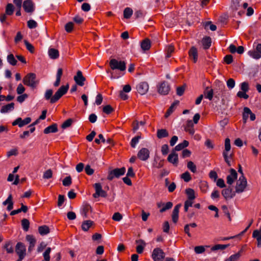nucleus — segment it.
<instances>
[{
	"instance_id": "obj_45",
	"label": "nucleus",
	"mask_w": 261,
	"mask_h": 261,
	"mask_svg": "<svg viewBox=\"0 0 261 261\" xmlns=\"http://www.w3.org/2000/svg\"><path fill=\"white\" fill-rule=\"evenodd\" d=\"M133 14V10L130 8H126L123 11V16L125 18H129Z\"/></svg>"
},
{
	"instance_id": "obj_22",
	"label": "nucleus",
	"mask_w": 261,
	"mask_h": 261,
	"mask_svg": "<svg viewBox=\"0 0 261 261\" xmlns=\"http://www.w3.org/2000/svg\"><path fill=\"white\" fill-rule=\"evenodd\" d=\"M189 56L191 59L193 60L194 63H196L198 59V51L197 48L192 46L189 51Z\"/></svg>"
},
{
	"instance_id": "obj_64",
	"label": "nucleus",
	"mask_w": 261,
	"mask_h": 261,
	"mask_svg": "<svg viewBox=\"0 0 261 261\" xmlns=\"http://www.w3.org/2000/svg\"><path fill=\"white\" fill-rule=\"evenodd\" d=\"M112 219L114 221H119L122 219V216L118 212L115 213L112 217Z\"/></svg>"
},
{
	"instance_id": "obj_35",
	"label": "nucleus",
	"mask_w": 261,
	"mask_h": 261,
	"mask_svg": "<svg viewBox=\"0 0 261 261\" xmlns=\"http://www.w3.org/2000/svg\"><path fill=\"white\" fill-rule=\"evenodd\" d=\"M63 74V70L62 68H59L56 75V81L54 84L55 87H58L60 83L61 78Z\"/></svg>"
},
{
	"instance_id": "obj_13",
	"label": "nucleus",
	"mask_w": 261,
	"mask_h": 261,
	"mask_svg": "<svg viewBox=\"0 0 261 261\" xmlns=\"http://www.w3.org/2000/svg\"><path fill=\"white\" fill-rule=\"evenodd\" d=\"M248 54L254 59L257 60L261 58V43L256 45L255 50H250Z\"/></svg>"
},
{
	"instance_id": "obj_7",
	"label": "nucleus",
	"mask_w": 261,
	"mask_h": 261,
	"mask_svg": "<svg viewBox=\"0 0 261 261\" xmlns=\"http://www.w3.org/2000/svg\"><path fill=\"white\" fill-rule=\"evenodd\" d=\"M165 254L160 248H155L152 253V258L154 261H163L165 258Z\"/></svg>"
},
{
	"instance_id": "obj_33",
	"label": "nucleus",
	"mask_w": 261,
	"mask_h": 261,
	"mask_svg": "<svg viewBox=\"0 0 261 261\" xmlns=\"http://www.w3.org/2000/svg\"><path fill=\"white\" fill-rule=\"evenodd\" d=\"M156 136L159 139H162L168 137L169 133L166 129H159L157 130Z\"/></svg>"
},
{
	"instance_id": "obj_46",
	"label": "nucleus",
	"mask_w": 261,
	"mask_h": 261,
	"mask_svg": "<svg viewBox=\"0 0 261 261\" xmlns=\"http://www.w3.org/2000/svg\"><path fill=\"white\" fill-rule=\"evenodd\" d=\"M50 252H51V248L50 247H48L43 254L44 260L42 261H49L50 260L49 254H50Z\"/></svg>"
},
{
	"instance_id": "obj_29",
	"label": "nucleus",
	"mask_w": 261,
	"mask_h": 261,
	"mask_svg": "<svg viewBox=\"0 0 261 261\" xmlns=\"http://www.w3.org/2000/svg\"><path fill=\"white\" fill-rule=\"evenodd\" d=\"M151 46L150 41L149 39L146 38L143 40L141 43V47L144 51L148 50Z\"/></svg>"
},
{
	"instance_id": "obj_54",
	"label": "nucleus",
	"mask_w": 261,
	"mask_h": 261,
	"mask_svg": "<svg viewBox=\"0 0 261 261\" xmlns=\"http://www.w3.org/2000/svg\"><path fill=\"white\" fill-rule=\"evenodd\" d=\"M141 139L140 136H137L133 138L130 142V145L133 148H135L137 144L139 142V140Z\"/></svg>"
},
{
	"instance_id": "obj_39",
	"label": "nucleus",
	"mask_w": 261,
	"mask_h": 261,
	"mask_svg": "<svg viewBox=\"0 0 261 261\" xmlns=\"http://www.w3.org/2000/svg\"><path fill=\"white\" fill-rule=\"evenodd\" d=\"M189 142L187 140H184L182 143L178 144L176 145L174 149L176 151H180L185 148L187 147L189 145Z\"/></svg>"
},
{
	"instance_id": "obj_61",
	"label": "nucleus",
	"mask_w": 261,
	"mask_h": 261,
	"mask_svg": "<svg viewBox=\"0 0 261 261\" xmlns=\"http://www.w3.org/2000/svg\"><path fill=\"white\" fill-rule=\"evenodd\" d=\"M73 122V120L72 119L69 118L67 120H66L61 125V127L62 128L65 129L66 128L68 127H69L72 123Z\"/></svg>"
},
{
	"instance_id": "obj_25",
	"label": "nucleus",
	"mask_w": 261,
	"mask_h": 261,
	"mask_svg": "<svg viewBox=\"0 0 261 261\" xmlns=\"http://www.w3.org/2000/svg\"><path fill=\"white\" fill-rule=\"evenodd\" d=\"M27 240L29 242L30 245L28 248V251L29 252H31L33 249L35 244H36V240L34 238L33 236L31 235H27L26 237Z\"/></svg>"
},
{
	"instance_id": "obj_62",
	"label": "nucleus",
	"mask_w": 261,
	"mask_h": 261,
	"mask_svg": "<svg viewBox=\"0 0 261 261\" xmlns=\"http://www.w3.org/2000/svg\"><path fill=\"white\" fill-rule=\"evenodd\" d=\"M18 150L17 148H14L11 149L7 152V156L8 158H10L12 155H17L18 154Z\"/></svg>"
},
{
	"instance_id": "obj_44",
	"label": "nucleus",
	"mask_w": 261,
	"mask_h": 261,
	"mask_svg": "<svg viewBox=\"0 0 261 261\" xmlns=\"http://www.w3.org/2000/svg\"><path fill=\"white\" fill-rule=\"evenodd\" d=\"M21 225H22L23 229L25 231H28L29 226H30L29 221L27 219H23L21 220Z\"/></svg>"
},
{
	"instance_id": "obj_53",
	"label": "nucleus",
	"mask_w": 261,
	"mask_h": 261,
	"mask_svg": "<svg viewBox=\"0 0 261 261\" xmlns=\"http://www.w3.org/2000/svg\"><path fill=\"white\" fill-rule=\"evenodd\" d=\"M205 247H208L209 246H205ZM205 246H198L194 248V251L197 254L202 253L205 251Z\"/></svg>"
},
{
	"instance_id": "obj_16",
	"label": "nucleus",
	"mask_w": 261,
	"mask_h": 261,
	"mask_svg": "<svg viewBox=\"0 0 261 261\" xmlns=\"http://www.w3.org/2000/svg\"><path fill=\"white\" fill-rule=\"evenodd\" d=\"M137 156L142 161H146L149 158V150L146 148H142L139 151Z\"/></svg>"
},
{
	"instance_id": "obj_55",
	"label": "nucleus",
	"mask_w": 261,
	"mask_h": 261,
	"mask_svg": "<svg viewBox=\"0 0 261 261\" xmlns=\"http://www.w3.org/2000/svg\"><path fill=\"white\" fill-rule=\"evenodd\" d=\"M24 44L26 46L27 49L31 53H33L34 52V47L33 45H32L30 42H29L27 40L24 41Z\"/></svg>"
},
{
	"instance_id": "obj_20",
	"label": "nucleus",
	"mask_w": 261,
	"mask_h": 261,
	"mask_svg": "<svg viewBox=\"0 0 261 261\" xmlns=\"http://www.w3.org/2000/svg\"><path fill=\"white\" fill-rule=\"evenodd\" d=\"M230 172V175L227 176V183L231 185L237 178V173L233 169H231Z\"/></svg>"
},
{
	"instance_id": "obj_51",
	"label": "nucleus",
	"mask_w": 261,
	"mask_h": 261,
	"mask_svg": "<svg viewBox=\"0 0 261 261\" xmlns=\"http://www.w3.org/2000/svg\"><path fill=\"white\" fill-rule=\"evenodd\" d=\"M229 244L227 245H222V244H217L213 246L211 250L213 251L217 250H224L226 249L227 247L229 246Z\"/></svg>"
},
{
	"instance_id": "obj_52",
	"label": "nucleus",
	"mask_w": 261,
	"mask_h": 261,
	"mask_svg": "<svg viewBox=\"0 0 261 261\" xmlns=\"http://www.w3.org/2000/svg\"><path fill=\"white\" fill-rule=\"evenodd\" d=\"M181 178L186 182H189L191 180V176L189 172L186 171L181 175Z\"/></svg>"
},
{
	"instance_id": "obj_1",
	"label": "nucleus",
	"mask_w": 261,
	"mask_h": 261,
	"mask_svg": "<svg viewBox=\"0 0 261 261\" xmlns=\"http://www.w3.org/2000/svg\"><path fill=\"white\" fill-rule=\"evenodd\" d=\"M24 85L31 87L32 89H35L38 85L39 81L37 79L36 75L34 73L27 74L22 80Z\"/></svg>"
},
{
	"instance_id": "obj_10",
	"label": "nucleus",
	"mask_w": 261,
	"mask_h": 261,
	"mask_svg": "<svg viewBox=\"0 0 261 261\" xmlns=\"http://www.w3.org/2000/svg\"><path fill=\"white\" fill-rule=\"evenodd\" d=\"M95 190V193L93 194V197L96 198L99 197H106L107 192L102 190V186L100 183H95L94 185Z\"/></svg>"
},
{
	"instance_id": "obj_43",
	"label": "nucleus",
	"mask_w": 261,
	"mask_h": 261,
	"mask_svg": "<svg viewBox=\"0 0 261 261\" xmlns=\"http://www.w3.org/2000/svg\"><path fill=\"white\" fill-rule=\"evenodd\" d=\"M14 8L12 4H8L6 8V14L8 15H11L14 12Z\"/></svg>"
},
{
	"instance_id": "obj_2",
	"label": "nucleus",
	"mask_w": 261,
	"mask_h": 261,
	"mask_svg": "<svg viewBox=\"0 0 261 261\" xmlns=\"http://www.w3.org/2000/svg\"><path fill=\"white\" fill-rule=\"evenodd\" d=\"M69 89L68 85L65 86H62L55 93L52 97L51 99V103H54L57 102L59 99L64 95H65L68 91Z\"/></svg>"
},
{
	"instance_id": "obj_19",
	"label": "nucleus",
	"mask_w": 261,
	"mask_h": 261,
	"mask_svg": "<svg viewBox=\"0 0 261 261\" xmlns=\"http://www.w3.org/2000/svg\"><path fill=\"white\" fill-rule=\"evenodd\" d=\"M181 206V204H177L174 208L172 213V220L174 223H176L178 220V214L179 208Z\"/></svg>"
},
{
	"instance_id": "obj_37",
	"label": "nucleus",
	"mask_w": 261,
	"mask_h": 261,
	"mask_svg": "<svg viewBox=\"0 0 261 261\" xmlns=\"http://www.w3.org/2000/svg\"><path fill=\"white\" fill-rule=\"evenodd\" d=\"M49 57L53 59H57L59 56V51L55 48H50L48 50Z\"/></svg>"
},
{
	"instance_id": "obj_3",
	"label": "nucleus",
	"mask_w": 261,
	"mask_h": 261,
	"mask_svg": "<svg viewBox=\"0 0 261 261\" xmlns=\"http://www.w3.org/2000/svg\"><path fill=\"white\" fill-rule=\"evenodd\" d=\"M109 64L112 70L118 69L121 71H123L126 69V63L124 61H119L116 59H113L110 60Z\"/></svg>"
},
{
	"instance_id": "obj_15",
	"label": "nucleus",
	"mask_w": 261,
	"mask_h": 261,
	"mask_svg": "<svg viewBox=\"0 0 261 261\" xmlns=\"http://www.w3.org/2000/svg\"><path fill=\"white\" fill-rule=\"evenodd\" d=\"M73 79L76 85L80 86H83L84 85L86 78L83 75L81 71L79 70L77 71L76 74L74 76Z\"/></svg>"
},
{
	"instance_id": "obj_48",
	"label": "nucleus",
	"mask_w": 261,
	"mask_h": 261,
	"mask_svg": "<svg viewBox=\"0 0 261 261\" xmlns=\"http://www.w3.org/2000/svg\"><path fill=\"white\" fill-rule=\"evenodd\" d=\"M208 88L207 87L206 89V91L204 92L205 97L206 98L208 99L209 100H212L213 97V90L211 89L208 90Z\"/></svg>"
},
{
	"instance_id": "obj_30",
	"label": "nucleus",
	"mask_w": 261,
	"mask_h": 261,
	"mask_svg": "<svg viewBox=\"0 0 261 261\" xmlns=\"http://www.w3.org/2000/svg\"><path fill=\"white\" fill-rule=\"evenodd\" d=\"M201 42L203 48L207 49L209 48L211 45V38L210 37H205L202 39Z\"/></svg>"
},
{
	"instance_id": "obj_27",
	"label": "nucleus",
	"mask_w": 261,
	"mask_h": 261,
	"mask_svg": "<svg viewBox=\"0 0 261 261\" xmlns=\"http://www.w3.org/2000/svg\"><path fill=\"white\" fill-rule=\"evenodd\" d=\"M185 130L191 135H193L194 134L195 130L194 128V124L192 120H190L187 121Z\"/></svg>"
},
{
	"instance_id": "obj_5",
	"label": "nucleus",
	"mask_w": 261,
	"mask_h": 261,
	"mask_svg": "<svg viewBox=\"0 0 261 261\" xmlns=\"http://www.w3.org/2000/svg\"><path fill=\"white\" fill-rule=\"evenodd\" d=\"M230 140L229 138H226L225 140V150L223 152V155L225 161L226 162V163L228 164L229 166L231 165L230 159L231 158L232 155H229L228 152L230 151Z\"/></svg>"
},
{
	"instance_id": "obj_11",
	"label": "nucleus",
	"mask_w": 261,
	"mask_h": 261,
	"mask_svg": "<svg viewBox=\"0 0 261 261\" xmlns=\"http://www.w3.org/2000/svg\"><path fill=\"white\" fill-rule=\"evenodd\" d=\"M22 7L25 12L32 13L35 10V4L31 0H25L23 2Z\"/></svg>"
},
{
	"instance_id": "obj_60",
	"label": "nucleus",
	"mask_w": 261,
	"mask_h": 261,
	"mask_svg": "<svg viewBox=\"0 0 261 261\" xmlns=\"http://www.w3.org/2000/svg\"><path fill=\"white\" fill-rule=\"evenodd\" d=\"M240 253H237L231 255L228 258L226 259L225 261H237L240 258Z\"/></svg>"
},
{
	"instance_id": "obj_6",
	"label": "nucleus",
	"mask_w": 261,
	"mask_h": 261,
	"mask_svg": "<svg viewBox=\"0 0 261 261\" xmlns=\"http://www.w3.org/2000/svg\"><path fill=\"white\" fill-rule=\"evenodd\" d=\"M247 186V180L244 175H241L237 180L236 186V192L237 193L243 192Z\"/></svg>"
},
{
	"instance_id": "obj_38",
	"label": "nucleus",
	"mask_w": 261,
	"mask_h": 261,
	"mask_svg": "<svg viewBox=\"0 0 261 261\" xmlns=\"http://www.w3.org/2000/svg\"><path fill=\"white\" fill-rule=\"evenodd\" d=\"M38 231L41 236H44L49 232V228L46 225H43L39 227Z\"/></svg>"
},
{
	"instance_id": "obj_9",
	"label": "nucleus",
	"mask_w": 261,
	"mask_h": 261,
	"mask_svg": "<svg viewBox=\"0 0 261 261\" xmlns=\"http://www.w3.org/2000/svg\"><path fill=\"white\" fill-rule=\"evenodd\" d=\"M15 251L21 261L25 256L26 248L25 245L21 242H18L16 246Z\"/></svg>"
},
{
	"instance_id": "obj_14",
	"label": "nucleus",
	"mask_w": 261,
	"mask_h": 261,
	"mask_svg": "<svg viewBox=\"0 0 261 261\" xmlns=\"http://www.w3.org/2000/svg\"><path fill=\"white\" fill-rule=\"evenodd\" d=\"M31 121V118L30 117H27L23 120L19 117L12 122V125L15 126L18 125L19 127H22L30 123Z\"/></svg>"
},
{
	"instance_id": "obj_21",
	"label": "nucleus",
	"mask_w": 261,
	"mask_h": 261,
	"mask_svg": "<svg viewBox=\"0 0 261 261\" xmlns=\"http://www.w3.org/2000/svg\"><path fill=\"white\" fill-rule=\"evenodd\" d=\"M167 160L169 162L176 166L178 162V154L175 152H172L169 155Z\"/></svg>"
},
{
	"instance_id": "obj_31",
	"label": "nucleus",
	"mask_w": 261,
	"mask_h": 261,
	"mask_svg": "<svg viewBox=\"0 0 261 261\" xmlns=\"http://www.w3.org/2000/svg\"><path fill=\"white\" fill-rule=\"evenodd\" d=\"M222 194L226 199H230L234 196L232 193V189L229 188L223 190Z\"/></svg>"
},
{
	"instance_id": "obj_50",
	"label": "nucleus",
	"mask_w": 261,
	"mask_h": 261,
	"mask_svg": "<svg viewBox=\"0 0 261 261\" xmlns=\"http://www.w3.org/2000/svg\"><path fill=\"white\" fill-rule=\"evenodd\" d=\"M53 90L51 89H48L46 91L44 94V98L46 100H50L51 103V99L52 98Z\"/></svg>"
},
{
	"instance_id": "obj_12",
	"label": "nucleus",
	"mask_w": 261,
	"mask_h": 261,
	"mask_svg": "<svg viewBox=\"0 0 261 261\" xmlns=\"http://www.w3.org/2000/svg\"><path fill=\"white\" fill-rule=\"evenodd\" d=\"M158 90L160 94L167 95L170 90V87L167 82L164 81L159 85Z\"/></svg>"
},
{
	"instance_id": "obj_63",
	"label": "nucleus",
	"mask_w": 261,
	"mask_h": 261,
	"mask_svg": "<svg viewBox=\"0 0 261 261\" xmlns=\"http://www.w3.org/2000/svg\"><path fill=\"white\" fill-rule=\"evenodd\" d=\"M73 27V23L72 22H69L66 24L65 26V29L68 33H70L72 31Z\"/></svg>"
},
{
	"instance_id": "obj_4",
	"label": "nucleus",
	"mask_w": 261,
	"mask_h": 261,
	"mask_svg": "<svg viewBox=\"0 0 261 261\" xmlns=\"http://www.w3.org/2000/svg\"><path fill=\"white\" fill-rule=\"evenodd\" d=\"M126 169L125 167L115 168L109 172L107 179L109 180H113L114 178H119L124 174Z\"/></svg>"
},
{
	"instance_id": "obj_49",
	"label": "nucleus",
	"mask_w": 261,
	"mask_h": 261,
	"mask_svg": "<svg viewBox=\"0 0 261 261\" xmlns=\"http://www.w3.org/2000/svg\"><path fill=\"white\" fill-rule=\"evenodd\" d=\"M7 60L13 66L15 65L17 63V60L15 59L13 54H10L7 56Z\"/></svg>"
},
{
	"instance_id": "obj_56",
	"label": "nucleus",
	"mask_w": 261,
	"mask_h": 261,
	"mask_svg": "<svg viewBox=\"0 0 261 261\" xmlns=\"http://www.w3.org/2000/svg\"><path fill=\"white\" fill-rule=\"evenodd\" d=\"M103 112L107 114H110L114 111V109L110 105H107L103 108Z\"/></svg>"
},
{
	"instance_id": "obj_28",
	"label": "nucleus",
	"mask_w": 261,
	"mask_h": 261,
	"mask_svg": "<svg viewBox=\"0 0 261 261\" xmlns=\"http://www.w3.org/2000/svg\"><path fill=\"white\" fill-rule=\"evenodd\" d=\"M14 109V103L13 102H11L10 103H9L5 106H3L1 109V113H8L10 111L13 110Z\"/></svg>"
},
{
	"instance_id": "obj_40",
	"label": "nucleus",
	"mask_w": 261,
	"mask_h": 261,
	"mask_svg": "<svg viewBox=\"0 0 261 261\" xmlns=\"http://www.w3.org/2000/svg\"><path fill=\"white\" fill-rule=\"evenodd\" d=\"M186 193L187 195L188 199L194 200L195 199V191L193 189L191 188L186 189Z\"/></svg>"
},
{
	"instance_id": "obj_24",
	"label": "nucleus",
	"mask_w": 261,
	"mask_h": 261,
	"mask_svg": "<svg viewBox=\"0 0 261 261\" xmlns=\"http://www.w3.org/2000/svg\"><path fill=\"white\" fill-rule=\"evenodd\" d=\"M58 125L56 123H54L51 125H49L46 127L44 129V133L48 134L49 133H54L58 132Z\"/></svg>"
},
{
	"instance_id": "obj_26",
	"label": "nucleus",
	"mask_w": 261,
	"mask_h": 261,
	"mask_svg": "<svg viewBox=\"0 0 261 261\" xmlns=\"http://www.w3.org/2000/svg\"><path fill=\"white\" fill-rule=\"evenodd\" d=\"M3 204L6 205L8 204L7 210L8 211L12 210L13 208V202L12 201V196L10 194L7 199L3 202Z\"/></svg>"
},
{
	"instance_id": "obj_18",
	"label": "nucleus",
	"mask_w": 261,
	"mask_h": 261,
	"mask_svg": "<svg viewBox=\"0 0 261 261\" xmlns=\"http://www.w3.org/2000/svg\"><path fill=\"white\" fill-rule=\"evenodd\" d=\"M173 206V203L171 202H168L167 203H163L162 202L157 203V206L160 208V212L163 213L170 209Z\"/></svg>"
},
{
	"instance_id": "obj_32",
	"label": "nucleus",
	"mask_w": 261,
	"mask_h": 261,
	"mask_svg": "<svg viewBox=\"0 0 261 261\" xmlns=\"http://www.w3.org/2000/svg\"><path fill=\"white\" fill-rule=\"evenodd\" d=\"M164 160H161L159 157H155L154 159L153 166L156 168H161L164 166Z\"/></svg>"
},
{
	"instance_id": "obj_47",
	"label": "nucleus",
	"mask_w": 261,
	"mask_h": 261,
	"mask_svg": "<svg viewBox=\"0 0 261 261\" xmlns=\"http://www.w3.org/2000/svg\"><path fill=\"white\" fill-rule=\"evenodd\" d=\"M187 168L193 173L196 172L197 168L194 163L192 161H189L187 163Z\"/></svg>"
},
{
	"instance_id": "obj_58",
	"label": "nucleus",
	"mask_w": 261,
	"mask_h": 261,
	"mask_svg": "<svg viewBox=\"0 0 261 261\" xmlns=\"http://www.w3.org/2000/svg\"><path fill=\"white\" fill-rule=\"evenodd\" d=\"M72 183L71 177L70 176L66 177L63 180V185L64 186L68 187Z\"/></svg>"
},
{
	"instance_id": "obj_8",
	"label": "nucleus",
	"mask_w": 261,
	"mask_h": 261,
	"mask_svg": "<svg viewBox=\"0 0 261 261\" xmlns=\"http://www.w3.org/2000/svg\"><path fill=\"white\" fill-rule=\"evenodd\" d=\"M92 212L91 206L86 202L83 203L80 210L81 215L84 219L87 218Z\"/></svg>"
},
{
	"instance_id": "obj_57",
	"label": "nucleus",
	"mask_w": 261,
	"mask_h": 261,
	"mask_svg": "<svg viewBox=\"0 0 261 261\" xmlns=\"http://www.w3.org/2000/svg\"><path fill=\"white\" fill-rule=\"evenodd\" d=\"M27 25L29 28L32 29L37 27V23L34 20L31 19L27 22Z\"/></svg>"
},
{
	"instance_id": "obj_17",
	"label": "nucleus",
	"mask_w": 261,
	"mask_h": 261,
	"mask_svg": "<svg viewBox=\"0 0 261 261\" xmlns=\"http://www.w3.org/2000/svg\"><path fill=\"white\" fill-rule=\"evenodd\" d=\"M149 85L147 82H142L137 86V90L141 95L145 94L148 90Z\"/></svg>"
},
{
	"instance_id": "obj_59",
	"label": "nucleus",
	"mask_w": 261,
	"mask_h": 261,
	"mask_svg": "<svg viewBox=\"0 0 261 261\" xmlns=\"http://www.w3.org/2000/svg\"><path fill=\"white\" fill-rule=\"evenodd\" d=\"M53 176V171L51 169H48L45 171L43 175V177L44 179H49Z\"/></svg>"
},
{
	"instance_id": "obj_34",
	"label": "nucleus",
	"mask_w": 261,
	"mask_h": 261,
	"mask_svg": "<svg viewBox=\"0 0 261 261\" xmlns=\"http://www.w3.org/2000/svg\"><path fill=\"white\" fill-rule=\"evenodd\" d=\"M178 103H179V101H176L174 102L171 105V106L168 109V110L167 111V112L165 115V117L166 118H167L168 117H169L171 115V114H172L173 113V112L174 111V110L175 109L176 106H177L178 105Z\"/></svg>"
},
{
	"instance_id": "obj_36",
	"label": "nucleus",
	"mask_w": 261,
	"mask_h": 261,
	"mask_svg": "<svg viewBox=\"0 0 261 261\" xmlns=\"http://www.w3.org/2000/svg\"><path fill=\"white\" fill-rule=\"evenodd\" d=\"M93 222L91 220L84 221L82 224V229L84 231H87L89 228L93 225Z\"/></svg>"
},
{
	"instance_id": "obj_23",
	"label": "nucleus",
	"mask_w": 261,
	"mask_h": 261,
	"mask_svg": "<svg viewBox=\"0 0 261 261\" xmlns=\"http://www.w3.org/2000/svg\"><path fill=\"white\" fill-rule=\"evenodd\" d=\"M252 237L256 239L257 242V247H261V226L259 230H255L252 233Z\"/></svg>"
},
{
	"instance_id": "obj_41",
	"label": "nucleus",
	"mask_w": 261,
	"mask_h": 261,
	"mask_svg": "<svg viewBox=\"0 0 261 261\" xmlns=\"http://www.w3.org/2000/svg\"><path fill=\"white\" fill-rule=\"evenodd\" d=\"M174 51V47L172 45H169L167 46L166 49V57L167 58H170L171 56V54Z\"/></svg>"
},
{
	"instance_id": "obj_42",
	"label": "nucleus",
	"mask_w": 261,
	"mask_h": 261,
	"mask_svg": "<svg viewBox=\"0 0 261 261\" xmlns=\"http://www.w3.org/2000/svg\"><path fill=\"white\" fill-rule=\"evenodd\" d=\"M251 113V110L249 108L245 107L244 108V112L243 113V119L244 122H246L247 120L248 119L249 116H250L249 114Z\"/></svg>"
}]
</instances>
